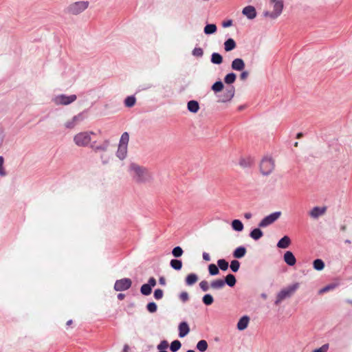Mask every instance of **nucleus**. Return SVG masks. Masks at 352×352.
<instances>
[{
    "instance_id": "nucleus-10",
    "label": "nucleus",
    "mask_w": 352,
    "mask_h": 352,
    "mask_svg": "<svg viewBox=\"0 0 352 352\" xmlns=\"http://www.w3.org/2000/svg\"><path fill=\"white\" fill-rule=\"evenodd\" d=\"M132 281L130 278H124L116 281L114 289L118 292L125 291L131 286Z\"/></svg>"
},
{
    "instance_id": "nucleus-37",
    "label": "nucleus",
    "mask_w": 352,
    "mask_h": 352,
    "mask_svg": "<svg viewBox=\"0 0 352 352\" xmlns=\"http://www.w3.org/2000/svg\"><path fill=\"white\" fill-rule=\"evenodd\" d=\"M129 141V135L128 133L124 132L122 133V135L120 138L119 144L127 146Z\"/></svg>"
},
{
    "instance_id": "nucleus-8",
    "label": "nucleus",
    "mask_w": 352,
    "mask_h": 352,
    "mask_svg": "<svg viewBox=\"0 0 352 352\" xmlns=\"http://www.w3.org/2000/svg\"><path fill=\"white\" fill-rule=\"evenodd\" d=\"M280 215L281 212L280 211L273 212L264 217L258 223V226L261 228H265L274 223L276 220H278Z\"/></svg>"
},
{
    "instance_id": "nucleus-60",
    "label": "nucleus",
    "mask_w": 352,
    "mask_h": 352,
    "mask_svg": "<svg viewBox=\"0 0 352 352\" xmlns=\"http://www.w3.org/2000/svg\"><path fill=\"white\" fill-rule=\"evenodd\" d=\"M232 24V21L231 20H229V21L223 22V26L225 28H228V27L231 26Z\"/></svg>"
},
{
    "instance_id": "nucleus-49",
    "label": "nucleus",
    "mask_w": 352,
    "mask_h": 352,
    "mask_svg": "<svg viewBox=\"0 0 352 352\" xmlns=\"http://www.w3.org/2000/svg\"><path fill=\"white\" fill-rule=\"evenodd\" d=\"M199 287L204 292H207L209 289V285L206 280H202L199 283Z\"/></svg>"
},
{
    "instance_id": "nucleus-22",
    "label": "nucleus",
    "mask_w": 352,
    "mask_h": 352,
    "mask_svg": "<svg viewBox=\"0 0 352 352\" xmlns=\"http://www.w3.org/2000/svg\"><path fill=\"white\" fill-rule=\"evenodd\" d=\"M188 110L192 113H197L199 109V105L197 101L190 100L187 104Z\"/></svg>"
},
{
    "instance_id": "nucleus-9",
    "label": "nucleus",
    "mask_w": 352,
    "mask_h": 352,
    "mask_svg": "<svg viewBox=\"0 0 352 352\" xmlns=\"http://www.w3.org/2000/svg\"><path fill=\"white\" fill-rule=\"evenodd\" d=\"M90 147L94 151L101 153L110 149V142L107 140H105L99 144H96V142H93L90 144Z\"/></svg>"
},
{
    "instance_id": "nucleus-39",
    "label": "nucleus",
    "mask_w": 352,
    "mask_h": 352,
    "mask_svg": "<svg viewBox=\"0 0 352 352\" xmlns=\"http://www.w3.org/2000/svg\"><path fill=\"white\" fill-rule=\"evenodd\" d=\"M202 301L206 305H210L214 302V298L210 294H206L202 298Z\"/></svg>"
},
{
    "instance_id": "nucleus-16",
    "label": "nucleus",
    "mask_w": 352,
    "mask_h": 352,
    "mask_svg": "<svg viewBox=\"0 0 352 352\" xmlns=\"http://www.w3.org/2000/svg\"><path fill=\"white\" fill-rule=\"evenodd\" d=\"M179 336L184 338L190 332V328L187 322H182L179 324Z\"/></svg>"
},
{
    "instance_id": "nucleus-41",
    "label": "nucleus",
    "mask_w": 352,
    "mask_h": 352,
    "mask_svg": "<svg viewBox=\"0 0 352 352\" xmlns=\"http://www.w3.org/2000/svg\"><path fill=\"white\" fill-rule=\"evenodd\" d=\"M181 342L179 340H174L170 344V349L173 352H176L181 348Z\"/></svg>"
},
{
    "instance_id": "nucleus-64",
    "label": "nucleus",
    "mask_w": 352,
    "mask_h": 352,
    "mask_svg": "<svg viewBox=\"0 0 352 352\" xmlns=\"http://www.w3.org/2000/svg\"><path fill=\"white\" fill-rule=\"evenodd\" d=\"M124 296H124V294H121V293H120V294H119L118 295V298L119 300H122V299H124Z\"/></svg>"
},
{
    "instance_id": "nucleus-59",
    "label": "nucleus",
    "mask_w": 352,
    "mask_h": 352,
    "mask_svg": "<svg viewBox=\"0 0 352 352\" xmlns=\"http://www.w3.org/2000/svg\"><path fill=\"white\" fill-rule=\"evenodd\" d=\"M203 258H204V260H205L206 261H210V256L209 254H208L206 252L203 253Z\"/></svg>"
},
{
    "instance_id": "nucleus-23",
    "label": "nucleus",
    "mask_w": 352,
    "mask_h": 352,
    "mask_svg": "<svg viewBox=\"0 0 352 352\" xmlns=\"http://www.w3.org/2000/svg\"><path fill=\"white\" fill-rule=\"evenodd\" d=\"M236 45L233 38H228L224 43V50L226 52H230L236 47Z\"/></svg>"
},
{
    "instance_id": "nucleus-32",
    "label": "nucleus",
    "mask_w": 352,
    "mask_h": 352,
    "mask_svg": "<svg viewBox=\"0 0 352 352\" xmlns=\"http://www.w3.org/2000/svg\"><path fill=\"white\" fill-rule=\"evenodd\" d=\"M225 283L230 287H233L236 284V278L233 274H228L226 276Z\"/></svg>"
},
{
    "instance_id": "nucleus-14",
    "label": "nucleus",
    "mask_w": 352,
    "mask_h": 352,
    "mask_svg": "<svg viewBox=\"0 0 352 352\" xmlns=\"http://www.w3.org/2000/svg\"><path fill=\"white\" fill-rule=\"evenodd\" d=\"M232 69L236 71H242L245 68V63L241 58H235L231 64Z\"/></svg>"
},
{
    "instance_id": "nucleus-47",
    "label": "nucleus",
    "mask_w": 352,
    "mask_h": 352,
    "mask_svg": "<svg viewBox=\"0 0 352 352\" xmlns=\"http://www.w3.org/2000/svg\"><path fill=\"white\" fill-rule=\"evenodd\" d=\"M164 292L163 290L161 289H157L154 292V298L156 300H160L163 298Z\"/></svg>"
},
{
    "instance_id": "nucleus-54",
    "label": "nucleus",
    "mask_w": 352,
    "mask_h": 352,
    "mask_svg": "<svg viewBox=\"0 0 352 352\" xmlns=\"http://www.w3.org/2000/svg\"><path fill=\"white\" fill-rule=\"evenodd\" d=\"M72 120H73V122L76 124V125L80 122V121H82L83 120V116L81 114V113H79L75 116H74Z\"/></svg>"
},
{
    "instance_id": "nucleus-58",
    "label": "nucleus",
    "mask_w": 352,
    "mask_h": 352,
    "mask_svg": "<svg viewBox=\"0 0 352 352\" xmlns=\"http://www.w3.org/2000/svg\"><path fill=\"white\" fill-rule=\"evenodd\" d=\"M334 288V286L333 285H327L326 287H324V288H322L320 291V293H323V292H326L330 289H332Z\"/></svg>"
},
{
    "instance_id": "nucleus-25",
    "label": "nucleus",
    "mask_w": 352,
    "mask_h": 352,
    "mask_svg": "<svg viewBox=\"0 0 352 352\" xmlns=\"http://www.w3.org/2000/svg\"><path fill=\"white\" fill-rule=\"evenodd\" d=\"M225 285V282L222 279H217L210 283V287L214 289H220Z\"/></svg>"
},
{
    "instance_id": "nucleus-36",
    "label": "nucleus",
    "mask_w": 352,
    "mask_h": 352,
    "mask_svg": "<svg viewBox=\"0 0 352 352\" xmlns=\"http://www.w3.org/2000/svg\"><path fill=\"white\" fill-rule=\"evenodd\" d=\"M236 76L234 73H230L227 74L224 78V82L226 84H232L236 80Z\"/></svg>"
},
{
    "instance_id": "nucleus-19",
    "label": "nucleus",
    "mask_w": 352,
    "mask_h": 352,
    "mask_svg": "<svg viewBox=\"0 0 352 352\" xmlns=\"http://www.w3.org/2000/svg\"><path fill=\"white\" fill-rule=\"evenodd\" d=\"M113 152L109 149L100 153V159L103 164L109 163L112 158Z\"/></svg>"
},
{
    "instance_id": "nucleus-38",
    "label": "nucleus",
    "mask_w": 352,
    "mask_h": 352,
    "mask_svg": "<svg viewBox=\"0 0 352 352\" xmlns=\"http://www.w3.org/2000/svg\"><path fill=\"white\" fill-rule=\"evenodd\" d=\"M223 89V84L221 81L214 82L212 86V90L214 92H219Z\"/></svg>"
},
{
    "instance_id": "nucleus-11",
    "label": "nucleus",
    "mask_w": 352,
    "mask_h": 352,
    "mask_svg": "<svg viewBox=\"0 0 352 352\" xmlns=\"http://www.w3.org/2000/svg\"><path fill=\"white\" fill-rule=\"evenodd\" d=\"M234 94V87L233 86L228 87L224 90L223 93L219 96L218 102L221 103L229 102L233 98Z\"/></svg>"
},
{
    "instance_id": "nucleus-52",
    "label": "nucleus",
    "mask_w": 352,
    "mask_h": 352,
    "mask_svg": "<svg viewBox=\"0 0 352 352\" xmlns=\"http://www.w3.org/2000/svg\"><path fill=\"white\" fill-rule=\"evenodd\" d=\"M179 299L184 302L188 301L189 299L188 294L186 292H182L179 294Z\"/></svg>"
},
{
    "instance_id": "nucleus-40",
    "label": "nucleus",
    "mask_w": 352,
    "mask_h": 352,
    "mask_svg": "<svg viewBox=\"0 0 352 352\" xmlns=\"http://www.w3.org/2000/svg\"><path fill=\"white\" fill-rule=\"evenodd\" d=\"M140 292L143 295L148 296L151 294L152 288L147 284H144L140 288Z\"/></svg>"
},
{
    "instance_id": "nucleus-45",
    "label": "nucleus",
    "mask_w": 352,
    "mask_h": 352,
    "mask_svg": "<svg viewBox=\"0 0 352 352\" xmlns=\"http://www.w3.org/2000/svg\"><path fill=\"white\" fill-rule=\"evenodd\" d=\"M240 267V263L237 260H233L230 263V269L232 272H236Z\"/></svg>"
},
{
    "instance_id": "nucleus-57",
    "label": "nucleus",
    "mask_w": 352,
    "mask_h": 352,
    "mask_svg": "<svg viewBox=\"0 0 352 352\" xmlns=\"http://www.w3.org/2000/svg\"><path fill=\"white\" fill-rule=\"evenodd\" d=\"M248 76H249V72H247V71H243L240 74V78L242 80H245L248 77Z\"/></svg>"
},
{
    "instance_id": "nucleus-4",
    "label": "nucleus",
    "mask_w": 352,
    "mask_h": 352,
    "mask_svg": "<svg viewBox=\"0 0 352 352\" xmlns=\"http://www.w3.org/2000/svg\"><path fill=\"white\" fill-rule=\"evenodd\" d=\"M269 3L270 6L273 8V11H265L263 12V15L265 17L275 19L282 13L283 1V0H269Z\"/></svg>"
},
{
    "instance_id": "nucleus-53",
    "label": "nucleus",
    "mask_w": 352,
    "mask_h": 352,
    "mask_svg": "<svg viewBox=\"0 0 352 352\" xmlns=\"http://www.w3.org/2000/svg\"><path fill=\"white\" fill-rule=\"evenodd\" d=\"M328 349H329V344H323L321 347L314 350L313 352H327Z\"/></svg>"
},
{
    "instance_id": "nucleus-15",
    "label": "nucleus",
    "mask_w": 352,
    "mask_h": 352,
    "mask_svg": "<svg viewBox=\"0 0 352 352\" xmlns=\"http://www.w3.org/2000/svg\"><path fill=\"white\" fill-rule=\"evenodd\" d=\"M284 261L289 266H293L296 263V259L294 254L290 251H287L283 256Z\"/></svg>"
},
{
    "instance_id": "nucleus-63",
    "label": "nucleus",
    "mask_w": 352,
    "mask_h": 352,
    "mask_svg": "<svg viewBox=\"0 0 352 352\" xmlns=\"http://www.w3.org/2000/svg\"><path fill=\"white\" fill-rule=\"evenodd\" d=\"M129 346L128 344H125L123 347V352H129Z\"/></svg>"
},
{
    "instance_id": "nucleus-20",
    "label": "nucleus",
    "mask_w": 352,
    "mask_h": 352,
    "mask_svg": "<svg viewBox=\"0 0 352 352\" xmlns=\"http://www.w3.org/2000/svg\"><path fill=\"white\" fill-rule=\"evenodd\" d=\"M291 244V240L289 236H285L282 239H280L278 243L277 247L282 249H285L289 246Z\"/></svg>"
},
{
    "instance_id": "nucleus-43",
    "label": "nucleus",
    "mask_w": 352,
    "mask_h": 352,
    "mask_svg": "<svg viewBox=\"0 0 352 352\" xmlns=\"http://www.w3.org/2000/svg\"><path fill=\"white\" fill-rule=\"evenodd\" d=\"M183 253L184 251L182 248L179 246L174 248L172 250L173 255L176 258L180 257L183 254Z\"/></svg>"
},
{
    "instance_id": "nucleus-46",
    "label": "nucleus",
    "mask_w": 352,
    "mask_h": 352,
    "mask_svg": "<svg viewBox=\"0 0 352 352\" xmlns=\"http://www.w3.org/2000/svg\"><path fill=\"white\" fill-rule=\"evenodd\" d=\"M146 308L150 313H154L157 311V307L155 302H151L147 304Z\"/></svg>"
},
{
    "instance_id": "nucleus-28",
    "label": "nucleus",
    "mask_w": 352,
    "mask_h": 352,
    "mask_svg": "<svg viewBox=\"0 0 352 352\" xmlns=\"http://www.w3.org/2000/svg\"><path fill=\"white\" fill-rule=\"evenodd\" d=\"M211 62L214 64L220 65L223 62V57L220 54L214 52L211 56Z\"/></svg>"
},
{
    "instance_id": "nucleus-33",
    "label": "nucleus",
    "mask_w": 352,
    "mask_h": 352,
    "mask_svg": "<svg viewBox=\"0 0 352 352\" xmlns=\"http://www.w3.org/2000/svg\"><path fill=\"white\" fill-rule=\"evenodd\" d=\"M217 31V26L214 24H208L204 28V33L206 34H212Z\"/></svg>"
},
{
    "instance_id": "nucleus-29",
    "label": "nucleus",
    "mask_w": 352,
    "mask_h": 352,
    "mask_svg": "<svg viewBox=\"0 0 352 352\" xmlns=\"http://www.w3.org/2000/svg\"><path fill=\"white\" fill-rule=\"evenodd\" d=\"M232 228L235 231L241 232L243 230V224L240 220L234 219L232 222Z\"/></svg>"
},
{
    "instance_id": "nucleus-62",
    "label": "nucleus",
    "mask_w": 352,
    "mask_h": 352,
    "mask_svg": "<svg viewBox=\"0 0 352 352\" xmlns=\"http://www.w3.org/2000/svg\"><path fill=\"white\" fill-rule=\"evenodd\" d=\"M252 214L250 212H246L244 214V217L247 219H249L252 217Z\"/></svg>"
},
{
    "instance_id": "nucleus-21",
    "label": "nucleus",
    "mask_w": 352,
    "mask_h": 352,
    "mask_svg": "<svg viewBox=\"0 0 352 352\" xmlns=\"http://www.w3.org/2000/svg\"><path fill=\"white\" fill-rule=\"evenodd\" d=\"M127 155V146L124 145H118V148L117 151V157L120 160H124L126 158Z\"/></svg>"
},
{
    "instance_id": "nucleus-26",
    "label": "nucleus",
    "mask_w": 352,
    "mask_h": 352,
    "mask_svg": "<svg viewBox=\"0 0 352 352\" xmlns=\"http://www.w3.org/2000/svg\"><path fill=\"white\" fill-rule=\"evenodd\" d=\"M198 280V276L195 274H190L186 278V283L187 285H192Z\"/></svg>"
},
{
    "instance_id": "nucleus-48",
    "label": "nucleus",
    "mask_w": 352,
    "mask_h": 352,
    "mask_svg": "<svg viewBox=\"0 0 352 352\" xmlns=\"http://www.w3.org/2000/svg\"><path fill=\"white\" fill-rule=\"evenodd\" d=\"M204 54L203 50L201 47H195L192 50V55L197 57H201Z\"/></svg>"
},
{
    "instance_id": "nucleus-42",
    "label": "nucleus",
    "mask_w": 352,
    "mask_h": 352,
    "mask_svg": "<svg viewBox=\"0 0 352 352\" xmlns=\"http://www.w3.org/2000/svg\"><path fill=\"white\" fill-rule=\"evenodd\" d=\"M217 264L219 267L223 271H226L228 268V263L225 259L218 260Z\"/></svg>"
},
{
    "instance_id": "nucleus-3",
    "label": "nucleus",
    "mask_w": 352,
    "mask_h": 352,
    "mask_svg": "<svg viewBox=\"0 0 352 352\" xmlns=\"http://www.w3.org/2000/svg\"><path fill=\"white\" fill-rule=\"evenodd\" d=\"M95 135L91 131H82L76 133L74 136V142L80 147H85L89 145L92 140L91 136Z\"/></svg>"
},
{
    "instance_id": "nucleus-24",
    "label": "nucleus",
    "mask_w": 352,
    "mask_h": 352,
    "mask_svg": "<svg viewBox=\"0 0 352 352\" xmlns=\"http://www.w3.org/2000/svg\"><path fill=\"white\" fill-rule=\"evenodd\" d=\"M246 252L245 248L243 246L239 247L234 251L233 256L236 258H241L245 255Z\"/></svg>"
},
{
    "instance_id": "nucleus-27",
    "label": "nucleus",
    "mask_w": 352,
    "mask_h": 352,
    "mask_svg": "<svg viewBox=\"0 0 352 352\" xmlns=\"http://www.w3.org/2000/svg\"><path fill=\"white\" fill-rule=\"evenodd\" d=\"M263 233L259 228H254L250 234V237L254 240H258L263 236Z\"/></svg>"
},
{
    "instance_id": "nucleus-7",
    "label": "nucleus",
    "mask_w": 352,
    "mask_h": 352,
    "mask_svg": "<svg viewBox=\"0 0 352 352\" xmlns=\"http://www.w3.org/2000/svg\"><path fill=\"white\" fill-rule=\"evenodd\" d=\"M77 97L75 94L66 96L65 94H60L53 98V102L56 105H68L74 102Z\"/></svg>"
},
{
    "instance_id": "nucleus-51",
    "label": "nucleus",
    "mask_w": 352,
    "mask_h": 352,
    "mask_svg": "<svg viewBox=\"0 0 352 352\" xmlns=\"http://www.w3.org/2000/svg\"><path fill=\"white\" fill-rule=\"evenodd\" d=\"M4 159L2 156H0V175L5 176L6 173L3 168Z\"/></svg>"
},
{
    "instance_id": "nucleus-13",
    "label": "nucleus",
    "mask_w": 352,
    "mask_h": 352,
    "mask_svg": "<svg viewBox=\"0 0 352 352\" xmlns=\"http://www.w3.org/2000/svg\"><path fill=\"white\" fill-rule=\"evenodd\" d=\"M326 212V208L316 206L309 211V215L313 219H318Z\"/></svg>"
},
{
    "instance_id": "nucleus-5",
    "label": "nucleus",
    "mask_w": 352,
    "mask_h": 352,
    "mask_svg": "<svg viewBox=\"0 0 352 352\" xmlns=\"http://www.w3.org/2000/svg\"><path fill=\"white\" fill-rule=\"evenodd\" d=\"M274 169V161L272 157H265L260 163V170L263 175H268Z\"/></svg>"
},
{
    "instance_id": "nucleus-1",
    "label": "nucleus",
    "mask_w": 352,
    "mask_h": 352,
    "mask_svg": "<svg viewBox=\"0 0 352 352\" xmlns=\"http://www.w3.org/2000/svg\"><path fill=\"white\" fill-rule=\"evenodd\" d=\"M129 173L133 181L138 184H143L152 180V175L147 168L136 163H131L129 166Z\"/></svg>"
},
{
    "instance_id": "nucleus-6",
    "label": "nucleus",
    "mask_w": 352,
    "mask_h": 352,
    "mask_svg": "<svg viewBox=\"0 0 352 352\" xmlns=\"http://www.w3.org/2000/svg\"><path fill=\"white\" fill-rule=\"evenodd\" d=\"M88 6V1H77L70 4L67 10L71 14L77 15L85 11Z\"/></svg>"
},
{
    "instance_id": "nucleus-61",
    "label": "nucleus",
    "mask_w": 352,
    "mask_h": 352,
    "mask_svg": "<svg viewBox=\"0 0 352 352\" xmlns=\"http://www.w3.org/2000/svg\"><path fill=\"white\" fill-rule=\"evenodd\" d=\"M159 282L162 285H164L166 284V280L164 277H160L159 278Z\"/></svg>"
},
{
    "instance_id": "nucleus-50",
    "label": "nucleus",
    "mask_w": 352,
    "mask_h": 352,
    "mask_svg": "<svg viewBox=\"0 0 352 352\" xmlns=\"http://www.w3.org/2000/svg\"><path fill=\"white\" fill-rule=\"evenodd\" d=\"M168 346V342L166 340H163L157 345V349L160 351H165Z\"/></svg>"
},
{
    "instance_id": "nucleus-44",
    "label": "nucleus",
    "mask_w": 352,
    "mask_h": 352,
    "mask_svg": "<svg viewBox=\"0 0 352 352\" xmlns=\"http://www.w3.org/2000/svg\"><path fill=\"white\" fill-rule=\"evenodd\" d=\"M209 273L214 276L219 273V268L214 264H210L208 266Z\"/></svg>"
},
{
    "instance_id": "nucleus-56",
    "label": "nucleus",
    "mask_w": 352,
    "mask_h": 352,
    "mask_svg": "<svg viewBox=\"0 0 352 352\" xmlns=\"http://www.w3.org/2000/svg\"><path fill=\"white\" fill-rule=\"evenodd\" d=\"M148 285H150V287L152 288L156 285V280L153 277H151L148 280Z\"/></svg>"
},
{
    "instance_id": "nucleus-12",
    "label": "nucleus",
    "mask_w": 352,
    "mask_h": 352,
    "mask_svg": "<svg viewBox=\"0 0 352 352\" xmlns=\"http://www.w3.org/2000/svg\"><path fill=\"white\" fill-rule=\"evenodd\" d=\"M242 14L250 20L255 19L256 16V9L252 6H248L245 7L242 10Z\"/></svg>"
},
{
    "instance_id": "nucleus-55",
    "label": "nucleus",
    "mask_w": 352,
    "mask_h": 352,
    "mask_svg": "<svg viewBox=\"0 0 352 352\" xmlns=\"http://www.w3.org/2000/svg\"><path fill=\"white\" fill-rule=\"evenodd\" d=\"M75 126H76V124L73 122V120L72 119L67 120L65 123V127L67 128V129H72L74 128Z\"/></svg>"
},
{
    "instance_id": "nucleus-30",
    "label": "nucleus",
    "mask_w": 352,
    "mask_h": 352,
    "mask_svg": "<svg viewBox=\"0 0 352 352\" xmlns=\"http://www.w3.org/2000/svg\"><path fill=\"white\" fill-rule=\"evenodd\" d=\"M313 266L316 270L321 271L324 268V263L322 259L318 258L314 261Z\"/></svg>"
},
{
    "instance_id": "nucleus-17",
    "label": "nucleus",
    "mask_w": 352,
    "mask_h": 352,
    "mask_svg": "<svg viewBox=\"0 0 352 352\" xmlns=\"http://www.w3.org/2000/svg\"><path fill=\"white\" fill-rule=\"evenodd\" d=\"M249 322L250 318L248 316L241 317L237 323V329L239 331L245 330L248 327Z\"/></svg>"
},
{
    "instance_id": "nucleus-34",
    "label": "nucleus",
    "mask_w": 352,
    "mask_h": 352,
    "mask_svg": "<svg viewBox=\"0 0 352 352\" xmlns=\"http://www.w3.org/2000/svg\"><path fill=\"white\" fill-rule=\"evenodd\" d=\"M208 342L204 340L199 341L197 344V349L201 352L206 351L208 349Z\"/></svg>"
},
{
    "instance_id": "nucleus-35",
    "label": "nucleus",
    "mask_w": 352,
    "mask_h": 352,
    "mask_svg": "<svg viewBox=\"0 0 352 352\" xmlns=\"http://www.w3.org/2000/svg\"><path fill=\"white\" fill-rule=\"evenodd\" d=\"M170 266L176 270H180L182 267V263L180 260L172 259L170 262Z\"/></svg>"
},
{
    "instance_id": "nucleus-18",
    "label": "nucleus",
    "mask_w": 352,
    "mask_h": 352,
    "mask_svg": "<svg viewBox=\"0 0 352 352\" xmlns=\"http://www.w3.org/2000/svg\"><path fill=\"white\" fill-rule=\"evenodd\" d=\"M239 164L243 168H248L254 164V159L250 156L241 157L239 160Z\"/></svg>"
},
{
    "instance_id": "nucleus-31",
    "label": "nucleus",
    "mask_w": 352,
    "mask_h": 352,
    "mask_svg": "<svg viewBox=\"0 0 352 352\" xmlns=\"http://www.w3.org/2000/svg\"><path fill=\"white\" fill-rule=\"evenodd\" d=\"M136 102V98L133 96H128L124 100V105L126 107H132L135 104Z\"/></svg>"
},
{
    "instance_id": "nucleus-2",
    "label": "nucleus",
    "mask_w": 352,
    "mask_h": 352,
    "mask_svg": "<svg viewBox=\"0 0 352 352\" xmlns=\"http://www.w3.org/2000/svg\"><path fill=\"white\" fill-rule=\"evenodd\" d=\"M299 283H296L285 288L282 289L276 295L275 305H278L284 300L290 298L298 289Z\"/></svg>"
}]
</instances>
